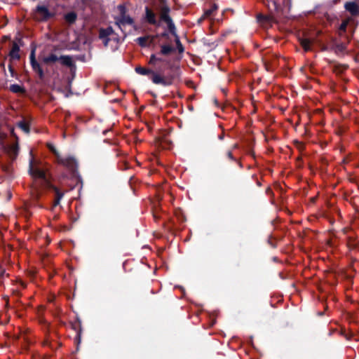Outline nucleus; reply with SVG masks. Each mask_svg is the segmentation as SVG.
I'll return each mask as SVG.
<instances>
[{"mask_svg":"<svg viewBox=\"0 0 359 359\" xmlns=\"http://www.w3.org/2000/svg\"><path fill=\"white\" fill-rule=\"evenodd\" d=\"M29 59H30V64H33L36 61V57H35V49H32L31 53H30V55H29Z\"/></svg>","mask_w":359,"mask_h":359,"instance_id":"c756f323","label":"nucleus"},{"mask_svg":"<svg viewBox=\"0 0 359 359\" xmlns=\"http://www.w3.org/2000/svg\"><path fill=\"white\" fill-rule=\"evenodd\" d=\"M172 26L174 27L173 29L170 28L169 26H167V27H168L170 34H172L175 37V41L177 48L179 53H183L184 50V48L180 40L179 36L177 35V28H176V26H175L174 22H172Z\"/></svg>","mask_w":359,"mask_h":359,"instance_id":"ddd939ff","label":"nucleus"},{"mask_svg":"<svg viewBox=\"0 0 359 359\" xmlns=\"http://www.w3.org/2000/svg\"><path fill=\"white\" fill-rule=\"evenodd\" d=\"M9 90L13 93L18 94V95H25L26 89L24 86H20L19 84H12L9 87Z\"/></svg>","mask_w":359,"mask_h":359,"instance_id":"2eb2a0df","label":"nucleus"},{"mask_svg":"<svg viewBox=\"0 0 359 359\" xmlns=\"http://www.w3.org/2000/svg\"><path fill=\"white\" fill-rule=\"evenodd\" d=\"M23 44L24 42L21 38H16L15 40L13 41L12 48L8 54L11 60H20V46H23Z\"/></svg>","mask_w":359,"mask_h":359,"instance_id":"6e6552de","label":"nucleus"},{"mask_svg":"<svg viewBox=\"0 0 359 359\" xmlns=\"http://www.w3.org/2000/svg\"><path fill=\"white\" fill-rule=\"evenodd\" d=\"M257 22L263 27L271 26L273 23L276 22V16L269 13L264 15L259 13L257 15Z\"/></svg>","mask_w":359,"mask_h":359,"instance_id":"1a4fd4ad","label":"nucleus"},{"mask_svg":"<svg viewBox=\"0 0 359 359\" xmlns=\"http://www.w3.org/2000/svg\"><path fill=\"white\" fill-rule=\"evenodd\" d=\"M11 134H12L13 136H15V133H14L13 130L11 131Z\"/></svg>","mask_w":359,"mask_h":359,"instance_id":"37998d69","label":"nucleus"},{"mask_svg":"<svg viewBox=\"0 0 359 359\" xmlns=\"http://www.w3.org/2000/svg\"><path fill=\"white\" fill-rule=\"evenodd\" d=\"M56 15V11L55 8H50L48 6L43 4H39L34 9V18L39 22H47Z\"/></svg>","mask_w":359,"mask_h":359,"instance_id":"20e7f679","label":"nucleus"},{"mask_svg":"<svg viewBox=\"0 0 359 359\" xmlns=\"http://www.w3.org/2000/svg\"><path fill=\"white\" fill-rule=\"evenodd\" d=\"M327 20H331V18L329 15L326 16Z\"/></svg>","mask_w":359,"mask_h":359,"instance_id":"a19ab883","label":"nucleus"},{"mask_svg":"<svg viewBox=\"0 0 359 359\" xmlns=\"http://www.w3.org/2000/svg\"><path fill=\"white\" fill-rule=\"evenodd\" d=\"M327 50V47L324 46L323 48H322V50Z\"/></svg>","mask_w":359,"mask_h":359,"instance_id":"58836bf2","label":"nucleus"},{"mask_svg":"<svg viewBox=\"0 0 359 359\" xmlns=\"http://www.w3.org/2000/svg\"><path fill=\"white\" fill-rule=\"evenodd\" d=\"M115 25H117L119 28H121V25H132L135 29H137L134 20L129 15H126L116 18Z\"/></svg>","mask_w":359,"mask_h":359,"instance_id":"f8f14e48","label":"nucleus"},{"mask_svg":"<svg viewBox=\"0 0 359 359\" xmlns=\"http://www.w3.org/2000/svg\"><path fill=\"white\" fill-rule=\"evenodd\" d=\"M151 36L149 35L145 36H140L138 37L136 39V42L138 43V45L142 48H145L149 46L150 43H151V41L149 42V39Z\"/></svg>","mask_w":359,"mask_h":359,"instance_id":"a211bd4d","label":"nucleus"},{"mask_svg":"<svg viewBox=\"0 0 359 359\" xmlns=\"http://www.w3.org/2000/svg\"><path fill=\"white\" fill-rule=\"evenodd\" d=\"M350 20L346 19L344 20L341 24L339 27V35L342 36L344 33L346 32L347 27L349 23Z\"/></svg>","mask_w":359,"mask_h":359,"instance_id":"b1692460","label":"nucleus"},{"mask_svg":"<svg viewBox=\"0 0 359 359\" xmlns=\"http://www.w3.org/2000/svg\"><path fill=\"white\" fill-rule=\"evenodd\" d=\"M157 62H165V60L161 57H158L155 54H152L150 56L149 64L150 65H155Z\"/></svg>","mask_w":359,"mask_h":359,"instance_id":"bb28decb","label":"nucleus"},{"mask_svg":"<svg viewBox=\"0 0 359 359\" xmlns=\"http://www.w3.org/2000/svg\"><path fill=\"white\" fill-rule=\"evenodd\" d=\"M345 9L353 16L359 15V6L355 1H347L344 4Z\"/></svg>","mask_w":359,"mask_h":359,"instance_id":"4468645a","label":"nucleus"},{"mask_svg":"<svg viewBox=\"0 0 359 359\" xmlns=\"http://www.w3.org/2000/svg\"><path fill=\"white\" fill-rule=\"evenodd\" d=\"M286 0H271L268 2L267 8L269 13L276 15L281 10V4Z\"/></svg>","mask_w":359,"mask_h":359,"instance_id":"9b49d317","label":"nucleus"},{"mask_svg":"<svg viewBox=\"0 0 359 359\" xmlns=\"http://www.w3.org/2000/svg\"><path fill=\"white\" fill-rule=\"evenodd\" d=\"M180 219L182 220V222H184L186 220L184 215H182V218Z\"/></svg>","mask_w":359,"mask_h":359,"instance_id":"4c0bfd02","label":"nucleus"},{"mask_svg":"<svg viewBox=\"0 0 359 359\" xmlns=\"http://www.w3.org/2000/svg\"><path fill=\"white\" fill-rule=\"evenodd\" d=\"M8 70H9V72H11V76H12V77L15 76L16 73H15V70H14L13 67H12V65H11V64H9V65H8Z\"/></svg>","mask_w":359,"mask_h":359,"instance_id":"2f4dec72","label":"nucleus"},{"mask_svg":"<svg viewBox=\"0 0 359 359\" xmlns=\"http://www.w3.org/2000/svg\"><path fill=\"white\" fill-rule=\"evenodd\" d=\"M18 128H20L22 131L25 133H29L30 132V126L29 123L25 121V120H22L17 123Z\"/></svg>","mask_w":359,"mask_h":359,"instance_id":"5701e85b","label":"nucleus"},{"mask_svg":"<svg viewBox=\"0 0 359 359\" xmlns=\"http://www.w3.org/2000/svg\"><path fill=\"white\" fill-rule=\"evenodd\" d=\"M272 238V236H270V238L271 239ZM269 243L273 247V248H276V245L272 243V242L270 241V240H269Z\"/></svg>","mask_w":359,"mask_h":359,"instance_id":"f704fd0d","label":"nucleus"},{"mask_svg":"<svg viewBox=\"0 0 359 359\" xmlns=\"http://www.w3.org/2000/svg\"><path fill=\"white\" fill-rule=\"evenodd\" d=\"M112 34H114V29L111 26L107 28H100L99 30V38L100 39L109 38V36Z\"/></svg>","mask_w":359,"mask_h":359,"instance_id":"dca6fc26","label":"nucleus"},{"mask_svg":"<svg viewBox=\"0 0 359 359\" xmlns=\"http://www.w3.org/2000/svg\"><path fill=\"white\" fill-rule=\"evenodd\" d=\"M257 184H258L259 186H260V185H261V183L258 182H257Z\"/></svg>","mask_w":359,"mask_h":359,"instance_id":"a18cd8bd","label":"nucleus"},{"mask_svg":"<svg viewBox=\"0 0 359 359\" xmlns=\"http://www.w3.org/2000/svg\"><path fill=\"white\" fill-rule=\"evenodd\" d=\"M218 9V6L216 4H212L210 8L204 11L203 18H208L213 15L214 13Z\"/></svg>","mask_w":359,"mask_h":359,"instance_id":"412c9836","label":"nucleus"},{"mask_svg":"<svg viewBox=\"0 0 359 359\" xmlns=\"http://www.w3.org/2000/svg\"><path fill=\"white\" fill-rule=\"evenodd\" d=\"M70 325L71 328L76 332L75 341H76L77 345H79L81 343V334L83 331L81 320L80 318L78 316H76V320L74 321L70 322Z\"/></svg>","mask_w":359,"mask_h":359,"instance_id":"9d476101","label":"nucleus"},{"mask_svg":"<svg viewBox=\"0 0 359 359\" xmlns=\"http://www.w3.org/2000/svg\"><path fill=\"white\" fill-rule=\"evenodd\" d=\"M142 22L153 25L156 27H161V18L158 19L156 13L149 6H145L144 13L142 16Z\"/></svg>","mask_w":359,"mask_h":359,"instance_id":"423d86ee","label":"nucleus"},{"mask_svg":"<svg viewBox=\"0 0 359 359\" xmlns=\"http://www.w3.org/2000/svg\"><path fill=\"white\" fill-rule=\"evenodd\" d=\"M154 217L155 218L156 220H157L158 219V217L155 215H154Z\"/></svg>","mask_w":359,"mask_h":359,"instance_id":"79ce46f5","label":"nucleus"},{"mask_svg":"<svg viewBox=\"0 0 359 359\" xmlns=\"http://www.w3.org/2000/svg\"><path fill=\"white\" fill-rule=\"evenodd\" d=\"M175 51V48L170 45H162L160 53L163 55H168Z\"/></svg>","mask_w":359,"mask_h":359,"instance_id":"aec40b11","label":"nucleus"},{"mask_svg":"<svg viewBox=\"0 0 359 359\" xmlns=\"http://www.w3.org/2000/svg\"><path fill=\"white\" fill-rule=\"evenodd\" d=\"M167 64L169 72L165 75L161 68H158L156 71H154L149 68L137 66L135 71L140 75L149 76L152 83L156 85L170 86L174 84L175 81L180 77L181 71L179 66L169 62Z\"/></svg>","mask_w":359,"mask_h":359,"instance_id":"f257e3e1","label":"nucleus"},{"mask_svg":"<svg viewBox=\"0 0 359 359\" xmlns=\"http://www.w3.org/2000/svg\"><path fill=\"white\" fill-rule=\"evenodd\" d=\"M102 40L103 41L104 46H107L110 41L109 38L102 39Z\"/></svg>","mask_w":359,"mask_h":359,"instance_id":"72a5a7b5","label":"nucleus"},{"mask_svg":"<svg viewBox=\"0 0 359 359\" xmlns=\"http://www.w3.org/2000/svg\"><path fill=\"white\" fill-rule=\"evenodd\" d=\"M160 3L159 11H160V18L161 20H163L167 26H169L170 28H174L172 26V18L170 15V8L168 4L167 0H158Z\"/></svg>","mask_w":359,"mask_h":359,"instance_id":"0eeeda50","label":"nucleus"},{"mask_svg":"<svg viewBox=\"0 0 359 359\" xmlns=\"http://www.w3.org/2000/svg\"><path fill=\"white\" fill-rule=\"evenodd\" d=\"M169 33L170 32H169L168 29V31L165 30L164 32L161 33L159 35H156V37L160 36V37H162V38L168 39V36H169Z\"/></svg>","mask_w":359,"mask_h":359,"instance_id":"7c9ffc66","label":"nucleus"},{"mask_svg":"<svg viewBox=\"0 0 359 359\" xmlns=\"http://www.w3.org/2000/svg\"><path fill=\"white\" fill-rule=\"evenodd\" d=\"M48 149L55 155L57 163L65 167L70 172L72 178L81 180V177L78 171V162L75 158L72 156L62 157L53 145H48Z\"/></svg>","mask_w":359,"mask_h":359,"instance_id":"7ed1b4c3","label":"nucleus"},{"mask_svg":"<svg viewBox=\"0 0 359 359\" xmlns=\"http://www.w3.org/2000/svg\"><path fill=\"white\" fill-rule=\"evenodd\" d=\"M347 246L350 250H355L358 248V242L352 237H348Z\"/></svg>","mask_w":359,"mask_h":359,"instance_id":"a878e982","label":"nucleus"},{"mask_svg":"<svg viewBox=\"0 0 359 359\" xmlns=\"http://www.w3.org/2000/svg\"><path fill=\"white\" fill-rule=\"evenodd\" d=\"M236 162L238 163V165H239V167H240L241 168H243V164L241 163V162L238 161H237Z\"/></svg>","mask_w":359,"mask_h":359,"instance_id":"e433bc0d","label":"nucleus"},{"mask_svg":"<svg viewBox=\"0 0 359 359\" xmlns=\"http://www.w3.org/2000/svg\"><path fill=\"white\" fill-rule=\"evenodd\" d=\"M311 43H312V41L309 39H300V44L302 46V47L303 48V49L304 50V51H306V52L311 50Z\"/></svg>","mask_w":359,"mask_h":359,"instance_id":"4be33fe9","label":"nucleus"},{"mask_svg":"<svg viewBox=\"0 0 359 359\" xmlns=\"http://www.w3.org/2000/svg\"><path fill=\"white\" fill-rule=\"evenodd\" d=\"M338 0H336L335 1L337 2Z\"/></svg>","mask_w":359,"mask_h":359,"instance_id":"49530a36","label":"nucleus"},{"mask_svg":"<svg viewBox=\"0 0 359 359\" xmlns=\"http://www.w3.org/2000/svg\"><path fill=\"white\" fill-rule=\"evenodd\" d=\"M31 66H32V68L34 70V72H36V74H38L39 77L41 79H43L44 78L45 74H44V72H43L42 67H41L40 64L38 62H36L32 64Z\"/></svg>","mask_w":359,"mask_h":359,"instance_id":"6ab92c4d","label":"nucleus"},{"mask_svg":"<svg viewBox=\"0 0 359 359\" xmlns=\"http://www.w3.org/2000/svg\"><path fill=\"white\" fill-rule=\"evenodd\" d=\"M227 155V157L231 159V161H237V160L233 157V154H232V151H229L226 154Z\"/></svg>","mask_w":359,"mask_h":359,"instance_id":"473e14b6","label":"nucleus"},{"mask_svg":"<svg viewBox=\"0 0 359 359\" xmlns=\"http://www.w3.org/2000/svg\"><path fill=\"white\" fill-rule=\"evenodd\" d=\"M64 19L69 25H73L77 19V14L74 11L69 12L64 15Z\"/></svg>","mask_w":359,"mask_h":359,"instance_id":"f3484780","label":"nucleus"},{"mask_svg":"<svg viewBox=\"0 0 359 359\" xmlns=\"http://www.w3.org/2000/svg\"><path fill=\"white\" fill-rule=\"evenodd\" d=\"M224 133H222L221 135H219L218 136V138L220 140H222L224 139Z\"/></svg>","mask_w":359,"mask_h":359,"instance_id":"c9c22d12","label":"nucleus"},{"mask_svg":"<svg viewBox=\"0 0 359 359\" xmlns=\"http://www.w3.org/2000/svg\"><path fill=\"white\" fill-rule=\"evenodd\" d=\"M238 144H235L233 146V149H236V148H238Z\"/></svg>","mask_w":359,"mask_h":359,"instance_id":"ea45409f","label":"nucleus"},{"mask_svg":"<svg viewBox=\"0 0 359 359\" xmlns=\"http://www.w3.org/2000/svg\"><path fill=\"white\" fill-rule=\"evenodd\" d=\"M335 48L339 52H344L346 49V44L344 43H339L335 45Z\"/></svg>","mask_w":359,"mask_h":359,"instance_id":"cd10ccee","label":"nucleus"},{"mask_svg":"<svg viewBox=\"0 0 359 359\" xmlns=\"http://www.w3.org/2000/svg\"><path fill=\"white\" fill-rule=\"evenodd\" d=\"M48 172V168L43 162L35 160L32 158L29 163L28 173L34 180H41L43 181V184L48 189L52 190L55 193V200L53 206L55 207L60 203L61 199L65 195V192L62 191L59 188L53 184L50 180L47 177V172Z\"/></svg>","mask_w":359,"mask_h":359,"instance_id":"f03ea898","label":"nucleus"},{"mask_svg":"<svg viewBox=\"0 0 359 359\" xmlns=\"http://www.w3.org/2000/svg\"><path fill=\"white\" fill-rule=\"evenodd\" d=\"M215 103L216 104H218L217 100L216 99L215 100Z\"/></svg>","mask_w":359,"mask_h":359,"instance_id":"c03bdc74","label":"nucleus"},{"mask_svg":"<svg viewBox=\"0 0 359 359\" xmlns=\"http://www.w3.org/2000/svg\"><path fill=\"white\" fill-rule=\"evenodd\" d=\"M56 62H60L61 65L68 67H72L74 66L73 59L70 55L57 56L54 53H50L43 59V62L48 65L53 64Z\"/></svg>","mask_w":359,"mask_h":359,"instance_id":"39448f33","label":"nucleus"},{"mask_svg":"<svg viewBox=\"0 0 359 359\" xmlns=\"http://www.w3.org/2000/svg\"><path fill=\"white\" fill-rule=\"evenodd\" d=\"M18 151H19V145H18V142H16L15 144H13L9 147V153L11 156H13V157L14 158L17 156V155L18 154Z\"/></svg>","mask_w":359,"mask_h":359,"instance_id":"393cba45","label":"nucleus"},{"mask_svg":"<svg viewBox=\"0 0 359 359\" xmlns=\"http://www.w3.org/2000/svg\"><path fill=\"white\" fill-rule=\"evenodd\" d=\"M118 9L120 12V16L126 15V8L124 5L120 4L118 6Z\"/></svg>","mask_w":359,"mask_h":359,"instance_id":"c85d7f7f","label":"nucleus"}]
</instances>
